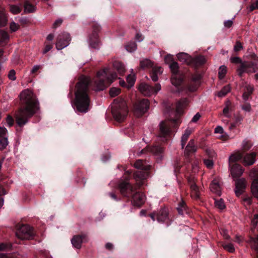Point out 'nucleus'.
<instances>
[{"mask_svg":"<svg viewBox=\"0 0 258 258\" xmlns=\"http://www.w3.org/2000/svg\"><path fill=\"white\" fill-rule=\"evenodd\" d=\"M227 72L226 67L225 66H221L219 69L218 77L220 79H222Z\"/></svg>","mask_w":258,"mask_h":258,"instance_id":"obj_41","label":"nucleus"},{"mask_svg":"<svg viewBox=\"0 0 258 258\" xmlns=\"http://www.w3.org/2000/svg\"><path fill=\"white\" fill-rule=\"evenodd\" d=\"M233 24V21L232 20H228L224 22V26L226 28H230Z\"/></svg>","mask_w":258,"mask_h":258,"instance_id":"obj_63","label":"nucleus"},{"mask_svg":"<svg viewBox=\"0 0 258 258\" xmlns=\"http://www.w3.org/2000/svg\"><path fill=\"white\" fill-rule=\"evenodd\" d=\"M215 206L220 210H223L225 207L224 202L222 199L217 201L216 200L215 201Z\"/></svg>","mask_w":258,"mask_h":258,"instance_id":"obj_46","label":"nucleus"},{"mask_svg":"<svg viewBox=\"0 0 258 258\" xmlns=\"http://www.w3.org/2000/svg\"><path fill=\"white\" fill-rule=\"evenodd\" d=\"M10 11L13 14H17L20 13L21 8L18 6L11 5L10 6Z\"/></svg>","mask_w":258,"mask_h":258,"instance_id":"obj_47","label":"nucleus"},{"mask_svg":"<svg viewBox=\"0 0 258 258\" xmlns=\"http://www.w3.org/2000/svg\"><path fill=\"white\" fill-rule=\"evenodd\" d=\"M253 91V87L250 84L245 83L244 86V92L242 95V98L245 101L247 100L249 96L252 94Z\"/></svg>","mask_w":258,"mask_h":258,"instance_id":"obj_22","label":"nucleus"},{"mask_svg":"<svg viewBox=\"0 0 258 258\" xmlns=\"http://www.w3.org/2000/svg\"><path fill=\"white\" fill-rule=\"evenodd\" d=\"M145 199L144 194L137 192L133 197V201L135 205L140 206L145 203Z\"/></svg>","mask_w":258,"mask_h":258,"instance_id":"obj_15","label":"nucleus"},{"mask_svg":"<svg viewBox=\"0 0 258 258\" xmlns=\"http://www.w3.org/2000/svg\"><path fill=\"white\" fill-rule=\"evenodd\" d=\"M8 145L7 137L0 139V150L4 149Z\"/></svg>","mask_w":258,"mask_h":258,"instance_id":"obj_45","label":"nucleus"},{"mask_svg":"<svg viewBox=\"0 0 258 258\" xmlns=\"http://www.w3.org/2000/svg\"><path fill=\"white\" fill-rule=\"evenodd\" d=\"M88 42L90 46L93 49H98L100 48V42L96 34H93L89 37Z\"/></svg>","mask_w":258,"mask_h":258,"instance_id":"obj_13","label":"nucleus"},{"mask_svg":"<svg viewBox=\"0 0 258 258\" xmlns=\"http://www.w3.org/2000/svg\"><path fill=\"white\" fill-rule=\"evenodd\" d=\"M165 61L166 63H169L171 61V63L169 64V68L173 74L172 75H178V64L177 62L172 61V55H167L165 57Z\"/></svg>","mask_w":258,"mask_h":258,"instance_id":"obj_11","label":"nucleus"},{"mask_svg":"<svg viewBox=\"0 0 258 258\" xmlns=\"http://www.w3.org/2000/svg\"><path fill=\"white\" fill-rule=\"evenodd\" d=\"M120 93V89L117 88H112L109 90V94L111 97H115Z\"/></svg>","mask_w":258,"mask_h":258,"instance_id":"obj_49","label":"nucleus"},{"mask_svg":"<svg viewBox=\"0 0 258 258\" xmlns=\"http://www.w3.org/2000/svg\"><path fill=\"white\" fill-rule=\"evenodd\" d=\"M210 187L212 192L218 196H220L221 195V188L217 179L215 178L213 180Z\"/></svg>","mask_w":258,"mask_h":258,"instance_id":"obj_20","label":"nucleus"},{"mask_svg":"<svg viewBox=\"0 0 258 258\" xmlns=\"http://www.w3.org/2000/svg\"><path fill=\"white\" fill-rule=\"evenodd\" d=\"M194 63L197 66L203 65L206 62V59L204 56H198L192 59Z\"/></svg>","mask_w":258,"mask_h":258,"instance_id":"obj_32","label":"nucleus"},{"mask_svg":"<svg viewBox=\"0 0 258 258\" xmlns=\"http://www.w3.org/2000/svg\"><path fill=\"white\" fill-rule=\"evenodd\" d=\"M251 190L253 196L258 199V171L251 184Z\"/></svg>","mask_w":258,"mask_h":258,"instance_id":"obj_23","label":"nucleus"},{"mask_svg":"<svg viewBox=\"0 0 258 258\" xmlns=\"http://www.w3.org/2000/svg\"><path fill=\"white\" fill-rule=\"evenodd\" d=\"M230 60L232 63H240V64H241V62H242L241 61V59L239 57H232V58H231Z\"/></svg>","mask_w":258,"mask_h":258,"instance_id":"obj_60","label":"nucleus"},{"mask_svg":"<svg viewBox=\"0 0 258 258\" xmlns=\"http://www.w3.org/2000/svg\"><path fill=\"white\" fill-rule=\"evenodd\" d=\"M85 237V235H75L72 238L71 243L74 247L80 249L81 247L83 239Z\"/></svg>","mask_w":258,"mask_h":258,"instance_id":"obj_16","label":"nucleus"},{"mask_svg":"<svg viewBox=\"0 0 258 258\" xmlns=\"http://www.w3.org/2000/svg\"><path fill=\"white\" fill-rule=\"evenodd\" d=\"M119 188L121 194L124 196H128L135 190V188L127 181L121 182Z\"/></svg>","mask_w":258,"mask_h":258,"instance_id":"obj_9","label":"nucleus"},{"mask_svg":"<svg viewBox=\"0 0 258 258\" xmlns=\"http://www.w3.org/2000/svg\"><path fill=\"white\" fill-rule=\"evenodd\" d=\"M246 185V181L243 178L239 179L236 181L235 193L237 196H239L243 192Z\"/></svg>","mask_w":258,"mask_h":258,"instance_id":"obj_10","label":"nucleus"},{"mask_svg":"<svg viewBox=\"0 0 258 258\" xmlns=\"http://www.w3.org/2000/svg\"><path fill=\"white\" fill-rule=\"evenodd\" d=\"M205 153L209 158L213 159L216 156V154L215 151L211 148L206 149L205 150Z\"/></svg>","mask_w":258,"mask_h":258,"instance_id":"obj_44","label":"nucleus"},{"mask_svg":"<svg viewBox=\"0 0 258 258\" xmlns=\"http://www.w3.org/2000/svg\"><path fill=\"white\" fill-rule=\"evenodd\" d=\"M163 69L160 67H154L153 68V71L157 73V75L161 74L163 72Z\"/></svg>","mask_w":258,"mask_h":258,"instance_id":"obj_59","label":"nucleus"},{"mask_svg":"<svg viewBox=\"0 0 258 258\" xmlns=\"http://www.w3.org/2000/svg\"><path fill=\"white\" fill-rule=\"evenodd\" d=\"M157 220L159 222H164L168 218V211L166 209H161L157 215Z\"/></svg>","mask_w":258,"mask_h":258,"instance_id":"obj_24","label":"nucleus"},{"mask_svg":"<svg viewBox=\"0 0 258 258\" xmlns=\"http://www.w3.org/2000/svg\"><path fill=\"white\" fill-rule=\"evenodd\" d=\"M258 70V65L252 61H244L241 62L240 66L237 70L238 75L241 77L242 74L246 73H253Z\"/></svg>","mask_w":258,"mask_h":258,"instance_id":"obj_5","label":"nucleus"},{"mask_svg":"<svg viewBox=\"0 0 258 258\" xmlns=\"http://www.w3.org/2000/svg\"><path fill=\"white\" fill-rule=\"evenodd\" d=\"M255 153H252L251 154H246L243 159L242 162L245 166H249L252 165L255 161Z\"/></svg>","mask_w":258,"mask_h":258,"instance_id":"obj_18","label":"nucleus"},{"mask_svg":"<svg viewBox=\"0 0 258 258\" xmlns=\"http://www.w3.org/2000/svg\"><path fill=\"white\" fill-rule=\"evenodd\" d=\"M20 97L25 107L16 114V118L17 124L22 126L28 122L29 119L35 113L38 108L36 96L30 90L23 91Z\"/></svg>","mask_w":258,"mask_h":258,"instance_id":"obj_1","label":"nucleus"},{"mask_svg":"<svg viewBox=\"0 0 258 258\" xmlns=\"http://www.w3.org/2000/svg\"><path fill=\"white\" fill-rule=\"evenodd\" d=\"M197 150V147L195 145V141L190 140L188 143L184 150V155L188 157L190 154L195 153Z\"/></svg>","mask_w":258,"mask_h":258,"instance_id":"obj_14","label":"nucleus"},{"mask_svg":"<svg viewBox=\"0 0 258 258\" xmlns=\"http://www.w3.org/2000/svg\"><path fill=\"white\" fill-rule=\"evenodd\" d=\"M116 78V74L111 72L108 68H105L98 71L94 81L96 90L97 91L103 90Z\"/></svg>","mask_w":258,"mask_h":258,"instance_id":"obj_3","label":"nucleus"},{"mask_svg":"<svg viewBox=\"0 0 258 258\" xmlns=\"http://www.w3.org/2000/svg\"><path fill=\"white\" fill-rule=\"evenodd\" d=\"M8 19L4 12L2 11L0 13V27L4 26L6 25Z\"/></svg>","mask_w":258,"mask_h":258,"instance_id":"obj_39","label":"nucleus"},{"mask_svg":"<svg viewBox=\"0 0 258 258\" xmlns=\"http://www.w3.org/2000/svg\"><path fill=\"white\" fill-rule=\"evenodd\" d=\"M243 49L242 44L239 41H236L233 47V50L235 52H238Z\"/></svg>","mask_w":258,"mask_h":258,"instance_id":"obj_53","label":"nucleus"},{"mask_svg":"<svg viewBox=\"0 0 258 258\" xmlns=\"http://www.w3.org/2000/svg\"><path fill=\"white\" fill-rule=\"evenodd\" d=\"M126 81L128 83V85L127 87L130 88L132 87L135 82V76L134 74H131L127 76L126 77Z\"/></svg>","mask_w":258,"mask_h":258,"instance_id":"obj_40","label":"nucleus"},{"mask_svg":"<svg viewBox=\"0 0 258 258\" xmlns=\"http://www.w3.org/2000/svg\"><path fill=\"white\" fill-rule=\"evenodd\" d=\"M189 183L190 184V189H191V196L193 199H198L200 198V192L199 188L194 182V181H191L190 180H188Z\"/></svg>","mask_w":258,"mask_h":258,"instance_id":"obj_19","label":"nucleus"},{"mask_svg":"<svg viewBox=\"0 0 258 258\" xmlns=\"http://www.w3.org/2000/svg\"><path fill=\"white\" fill-rule=\"evenodd\" d=\"M71 38L69 33H64L59 35L57 38V41L56 43V47L57 50H61L69 45Z\"/></svg>","mask_w":258,"mask_h":258,"instance_id":"obj_8","label":"nucleus"},{"mask_svg":"<svg viewBox=\"0 0 258 258\" xmlns=\"http://www.w3.org/2000/svg\"><path fill=\"white\" fill-rule=\"evenodd\" d=\"M183 80L182 77L180 75H172L171 78L172 84L176 86H179L181 84Z\"/></svg>","mask_w":258,"mask_h":258,"instance_id":"obj_31","label":"nucleus"},{"mask_svg":"<svg viewBox=\"0 0 258 258\" xmlns=\"http://www.w3.org/2000/svg\"><path fill=\"white\" fill-rule=\"evenodd\" d=\"M177 209L180 215H183L184 213H186V206L185 202L182 201L178 204Z\"/></svg>","mask_w":258,"mask_h":258,"instance_id":"obj_35","label":"nucleus"},{"mask_svg":"<svg viewBox=\"0 0 258 258\" xmlns=\"http://www.w3.org/2000/svg\"><path fill=\"white\" fill-rule=\"evenodd\" d=\"M7 134L8 131L6 128L4 127H0V139L7 137Z\"/></svg>","mask_w":258,"mask_h":258,"instance_id":"obj_55","label":"nucleus"},{"mask_svg":"<svg viewBox=\"0 0 258 258\" xmlns=\"http://www.w3.org/2000/svg\"><path fill=\"white\" fill-rule=\"evenodd\" d=\"M242 158V155L239 152H236L231 155L229 157V166L231 163L239 161Z\"/></svg>","mask_w":258,"mask_h":258,"instance_id":"obj_29","label":"nucleus"},{"mask_svg":"<svg viewBox=\"0 0 258 258\" xmlns=\"http://www.w3.org/2000/svg\"><path fill=\"white\" fill-rule=\"evenodd\" d=\"M230 90V87L229 86L227 85L224 87L221 90H220L218 93V96L220 97H222L225 96L228 92H229Z\"/></svg>","mask_w":258,"mask_h":258,"instance_id":"obj_38","label":"nucleus"},{"mask_svg":"<svg viewBox=\"0 0 258 258\" xmlns=\"http://www.w3.org/2000/svg\"><path fill=\"white\" fill-rule=\"evenodd\" d=\"M250 241L252 244V247L256 250H258V245H256L257 242H258V235H257V236L255 238H252L250 240Z\"/></svg>","mask_w":258,"mask_h":258,"instance_id":"obj_57","label":"nucleus"},{"mask_svg":"<svg viewBox=\"0 0 258 258\" xmlns=\"http://www.w3.org/2000/svg\"><path fill=\"white\" fill-rule=\"evenodd\" d=\"M143 171H139L135 173L134 177L136 180H143L146 178L147 174Z\"/></svg>","mask_w":258,"mask_h":258,"instance_id":"obj_34","label":"nucleus"},{"mask_svg":"<svg viewBox=\"0 0 258 258\" xmlns=\"http://www.w3.org/2000/svg\"><path fill=\"white\" fill-rule=\"evenodd\" d=\"M6 123L9 126H13L14 124V119L12 116L8 115L6 118Z\"/></svg>","mask_w":258,"mask_h":258,"instance_id":"obj_56","label":"nucleus"},{"mask_svg":"<svg viewBox=\"0 0 258 258\" xmlns=\"http://www.w3.org/2000/svg\"><path fill=\"white\" fill-rule=\"evenodd\" d=\"M213 159L211 158L204 159V163L207 168L211 169L213 167L214 164Z\"/></svg>","mask_w":258,"mask_h":258,"instance_id":"obj_50","label":"nucleus"},{"mask_svg":"<svg viewBox=\"0 0 258 258\" xmlns=\"http://www.w3.org/2000/svg\"><path fill=\"white\" fill-rule=\"evenodd\" d=\"M242 109L245 111L249 112L250 111L251 107L249 104L247 103L242 106L241 107Z\"/></svg>","mask_w":258,"mask_h":258,"instance_id":"obj_62","label":"nucleus"},{"mask_svg":"<svg viewBox=\"0 0 258 258\" xmlns=\"http://www.w3.org/2000/svg\"><path fill=\"white\" fill-rule=\"evenodd\" d=\"M112 114L114 119L121 122L125 118L128 110L125 101L122 99L114 100L111 107Z\"/></svg>","mask_w":258,"mask_h":258,"instance_id":"obj_4","label":"nucleus"},{"mask_svg":"<svg viewBox=\"0 0 258 258\" xmlns=\"http://www.w3.org/2000/svg\"><path fill=\"white\" fill-rule=\"evenodd\" d=\"M201 114L199 113H196L191 119V121L193 122H196L201 117Z\"/></svg>","mask_w":258,"mask_h":258,"instance_id":"obj_64","label":"nucleus"},{"mask_svg":"<svg viewBox=\"0 0 258 258\" xmlns=\"http://www.w3.org/2000/svg\"><path fill=\"white\" fill-rule=\"evenodd\" d=\"M160 137H165L169 133V130L167 123L164 121H162L160 123Z\"/></svg>","mask_w":258,"mask_h":258,"instance_id":"obj_27","label":"nucleus"},{"mask_svg":"<svg viewBox=\"0 0 258 258\" xmlns=\"http://www.w3.org/2000/svg\"><path fill=\"white\" fill-rule=\"evenodd\" d=\"M153 66V62L148 58L143 59L140 61V67L143 69L152 68Z\"/></svg>","mask_w":258,"mask_h":258,"instance_id":"obj_30","label":"nucleus"},{"mask_svg":"<svg viewBox=\"0 0 258 258\" xmlns=\"http://www.w3.org/2000/svg\"><path fill=\"white\" fill-rule=\"evenodd\" d=\"M188 104V100L186 98L181 99L177 104V112L180 113L181 110Z\"/></svg>","mask_w":258,"mask_h":258,"instance_id":"obj_33","label":"nucleus"},{"mask_svg":"<svg viewBox=\"0 0 258 258\" xmlns=\"http://www.w3.org/2000/svg\"><path fill=\"white\" fill-rule=\"evenodd\" d=\"M8 77L11 80H12V81L16 80V72H15V70H11L10 71L9 75H8Z\"/></svg>","mask_w":258,"mask_h":258,"instance_id":"obj_58","label":"nucleus"},{"mask_svg":"<svg viewBox=\"0 0 258 258\" xmlns=\"http://www.w3.org/2000/svg\"><path fill=\"white\" fill-rule=\"evenodd\" d=\"M134 166L136 168L142 170H148L150 169V165H149L146 161H144L142 160H137L135 162Z\"/></svg>","mask_w":258,"mask_h":258,"instance_id":"obj_21","label":"nucleus"},{"mask_svg":"<svg viewBox=\"0 0 258 258\" xmlns=\"http://www.w3.org/2000/svg\"><path fill=\"white\" fill-rule=\"evenodd\" d=\"M157 73H155L154 71H152V72L151 74V78L153 81L156 82L158 80V77Z\"/></svg>","mask_w":258,"mask_h":258,"instance_id":"obj_61","label":"nucleus"},{"mask_svg":"<svg viewBox=\"0 0 258 258\" xmlns=\"http://www.w3.org/2000/svg\"><path fill=\"white\" fill-rule=\"evenodd\" d=\"M16 235L18 238L22 240L31 239L33 237L34 233L30 226L23 225L18 230Z\"/></svg>","mask_w":258,"mask_h":258,"instance_id":"obj_6","label":"nucleus"},{"mask_svg":"<svg viewBox=\"0 0 258 258\" xmlns=\"http://www.w3.org/2000/svg\"><path fill=\"white\" fill-rule=\"evenodd\" d=\"M24 10L26 13H32L35 11V6L28 2H26L24 6Z\"/></svg>","mask_w":258,"mask_h":258,"instance_id":"obj_37","label":"nucleus"},{"mask_svg":"<svg viewBox=\"0 0 258 258\" xmlns=\"http://www.w3.org/2000/svg\"><path fill=\"white\" fill-rule=\"evenodd\" d=\"M113 66L120 75H122L124 73L125 69L124 65L121 62L114 61L113 63Z\"/></svg>","mask_w":258,"mask_h":258,"instance_id":"obj_25","label":"nucleus"},{"mask_svg":"<svg viewBox=\"0 0 258 258\" xmlns=\"http://www.w3.org/2000/svg\"><path fill=\"white\" fill-rule=\"evenodd\" d=\"M178 59L181 62L189 63L191 60L190 56L185 52H180L177 54Z\"/></svg>","mask_w":258,"mask_h":258,"instance_id":"obj_26","label":"nucleus"},{"mask_svg":"<svg viewBox=\"0 0 258 258\" xmlns=\"http://www.w3.org/2000/svg\"><path fill=\"white\" fill-rule=\"evenodd\" d=\"M9 39L8 33L5 31H0V42H3Z\"/></svg>","mask_w":258,"mask_h":258,"instance_id":"obj_43","label":"nucleus"},{"mask_svg":"<svg viewBox=\"0 0 258 258\" xmlns=\"http://www.w3.org/2000/svg\"><path fill=\"white\" fill-rule=\"evenodd\" d=\"M20 25L15 22H12L10 24V28L12 32H16L20 29Z\"/></svg>","mask_w":258,"mask_h":258,"instance_id":"obj_48","label":"nucleus"},{"mask_svg":"<svg viewBox=\"0 0 258 258\" xmlns=\"http://www.w3.org/2000/svg\"><path fill=\"white\" fill-rule=\"evenodd\" d=\"M90 82L89 77L82 76L76 86L75 105L77 111L82 113H86L89 110L90 100L88 90Z\"/></svg>","mask_w":258,"mask_h":258,"instance_id":"obj_2","label":"nucleus"},{"mask_svg":"<svg viewBox=\"0 0 258 258\" xmlns=\"http://www.w3.org/2000/svg\"><path fill=\"white\" fill-rule=\"evenodd\" d=\"M191 133V130L189 129V128H187L185 130L184 133L183 134V135L181 137V148L183 149L184 147L188 140V138L190 135Z\"/></svg>","mask_w":258,"mask_h":258,"instance_id":"obj_28","label":"nucleus"},{"mask_svg":"<svg viewBox=\"0 0 258 258\" xmlns=\"http://www.w3.org/2000/svg\"><path fill=\"white\" fill-rule=\"evenodd\" d=\"M125 49L129 52H134L137 49V45L135 42H131L126 45Z\"/></svg>","mask_w":258,"mask_h":258,"instance_id":"obj_36","label":"nucleus"},{"mask_svg":"<svg viewBox=\"0 0 258 258\" xmlns=\"http://www.w3.org/2000/svg\"><path fill=\"white\" fill-rule=\"evenodd\" d=\"M214 133L216 134H221V135L219 137V138H225L227 136L226 134L224 133L223 129L221 126H217L215 128Z\"/></svg>","mask_w":258,"mask_h":258,"instance_id":"obj_42","label":"nucleus"},{"mask_svg":"<svg viewBox=\"0 0 258 258\" xmlns=\"http://www.w3.org/2000/svg\"><path fill=\"white\" fill-rule=\"evenodd\" d=\"M152 151L156 154H158L162 153L164 151V149L161 147L155 146L153 148Z\"/></svg>","mask_w":258,"mask_h":258,"instance_id":"obj_54","label":"nucleus"},{"mask_svg":"<svg viewBox=\"0 0 258 258\" xmlns=\"http://www.w3.org/2000/svg\"><path fill=\"white\" fill-rule=\"evenodd\" d=\"M223 247L225 250H227L229 252H233L235 250L234 247L231 243L223 244Z\"/></svg>","mask_w":258,"mask_h":258,"instance_id":"obj_51","label":"nucleus"},{"mask_svg":"<svg viewBox=\"0 0 258 258\" xmlns=\"http://www.w3.org/2000/svg\"><path fill=\"white\" fill-rule=\"evenodd\" d=\"M252 145L247 140L243 141L242 143V148L244 150H248L250 149Z\"/></svg>","mask_w":258,"mask_h":258,"instance_id":"obj_52","label":"nucleus"},{"mask_svg":"<svg viewBox=\"0 0 258 258\" xmlns=\"http://www.w3.org/2000/svg\"><path fill=\"white\" fill-rule=\"evenodd\" d=\"M231 174L233 178H236L240 176L243 172V169L241 166L235 164L231 168Z\"/></svg>","mask_w":258,"mask_h":258,"instance_id":"obj_17","label":"nucleus"},{"mask_svg":"<svg viewBox=\"0 0 258 258\" xmlns=\"http://www.w3.org/2000/svg\"><path fill=\"white\" fill-rule=\"evenodd\" d=\"M140 91L145 96H151L153 94V87L146 84L142 83L139 87Z\"/></svg>","mask_w":258,"mask_h":258,"instance_id":"obj_12","label":"nucleus"},{"mask_svg":"<svg viewBox=\"0 0 258 258\" xmlns=\"http://www.w3.org/2000/svg\"><path fill=\"white\" fill-rule=\"evenodd\" d=\"M149 108V100L144 99L136 103L134 106V112L136 116L140 117L147 112Z\"/></svg>","mask_w":258,"mask_h":258,"instance_id":"obj_7","label":"nucleus"}]
</instances>
